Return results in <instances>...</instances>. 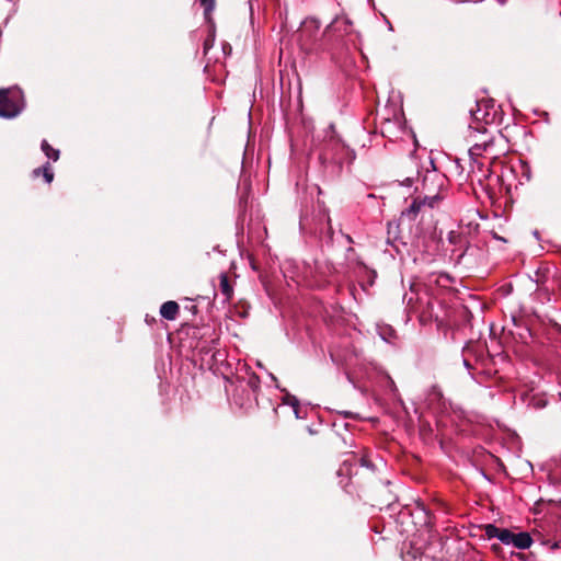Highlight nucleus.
Returning a JSON list of instances; mask_svg holds the SVG:
<instances>
[{"instance_id": "obj_8", "label": "nucleus", "mask_w": 561, "mask_h": 561, "mask_svg": "<svg viewBox=\"0 0 561 561\" xmlns=\"http://www.w3.org/2000/svg\"><path fill=\"white\" fill-rule=\"evenodd\" d=\"M340 24H344V28L343 31L345 33L348 32V28L351 26V22L347 20V19H339L336 18L328 27H327V31H331V30H334L336 27H340Z\"/></svg>"}, {"instance_id": "obj_16", "label": "nucleus", "mask_w": 561, "mask_h": 561, "mask_svg": "<svg viewBox=\"0 0 561 561\" xmlns=\"http://www.w3.org/2000/svg\"><path fill=\"white\" fill-rule=\"evenodd\" d=\"M491 548H492V550H493L494 552H496V553H497V552H500V551L502 550V548H501V546H500L499 543H494V545H492V547H491Z\"/></svg>"}, {"instance_id": "obj_6", "label": "nucleus", "mask_w": 561, "mask_h": 561, "mask_svg": "<svg viewBox=\"0 0 561 561\" xmlns=\"http://www.w3.org/2000/svg\"><path fill=\"white\" fill-rule=\"evenodd\" d=\"M43 174L46 183H51L54 180V172L49 162H46L42 168H37L33 170V176L38 178Z\"/></svg>"}, {"instance_id": "obj_17", "label": "nucleus", "mask_w": 561, "mask_h": 561, "mask_svg": "<svg viewBox=\"0 0 561 561\" xmlns=\"http://www.w3.org/2000/svg\"><path fill=\"white\" fill-rule=\"evenodd\" d=\"M241 203H247V198L244 196H241Z\"/></svg>"}, {"instance_id": "obj_7", "label": "nucleus", "mask_w": 561, "mask_h": 561, "mask_svg": "<svg viewBox=\"0 0 561 561\" xmlns=\"http://www.w3.org/2000/svg\"><path fill=\"white\" fill-rule=\"evenodd\" d=\"M41 148L48 159H51L53 161H57L59 159V150L54 149L47 140L44 139L42 141Z\"/></svg>"}, {"instance_id": "obj_19", "label": "nucleus", "mask_w": 561, "mask_h": 561, "mask_svg": "<svg viewBox=\"0 0 561 561\" xmlns=\"http://www.w3.org/2000/svg\"><path fill=\"white\" fill-rule=\"evenodd\" d=\"M347 241L352 242V238L350 236H347Z\"/></svg>"}, {"instance_id": "obj_13", "label": "nucleus", "mask_w": 561, "mask_h": 561, "mask_svg": "<svg viewBox=\"0 0 561 561\" xmlns=\"http://www.w3.org/2000/svg\"><path fill=\"white\" fill-rule=\"evenodd\" d=\"M422 201H426V205L425 207H430V208H434L435 205L438 204V202L440 201V197L439 195H434V196H425L423 198H421Z\"/></svg>"}, {"instance_id": "obj_15", "label": "nucleus", "mask_w": 561, "mask_h": 561, "mask_svg": "<svg viewBox=\"0 0 561 561\" xmlns=\"http://www.w3.org/2000/svg\"><path fill=\"white\" fill-rule=\"evenodd\" d=\"M358 461H359L362 467H366V468L371 469V470L374 469L373 462L368 459V457L366 455L360 456Z\"/></svg>"}, {"instance_id": "obj_10", "label": "nucleus", "mask_w": 561, "mask_h": 561, "mask_svg": "<svg viewBox=\"0 0 561 561\" xmlns=\"http://www.w3.org/2000/svg\"><path fill=\"white\" fill-rule=\"evenodd\" d=\"M202 7H204V15L207 20H210V13L215 8V0H199Z\"/></svg>"}, {"instance_id": "obj_18", "label": "nucleus", "mask_w": 561, "mask_h": 561, "mask_svg": "<svg viewBox=\"0 0 561 561\" xmlns=\"http://www.w3.org/2000/svg\"><path fill=\"white\" fill-rule=\"evenodd\" d=\"M450 241L455 242V237L453 234L450 236Z\"/></svg>"}, {"instance_id": "obj_11", "label": "nucleus", "mask_w": 561, "mask_h": 561, "mask_svg": "<svg viewBox=\"0 0 561 561\" xmlns=\"http://www.w3.org/2000/svg\"><path fill=\"white\" fill-rule=\"evenodd\" d=\"M261 380L256 374H252L249 377L248 386L254 391L257 392L260 390Z\"/></svg>"}, {"instance_id": "obj_2", "label": "nucleus", "mask_w": 561, "mask_h": 561, "mask_svg": "<svg viewBox=\"0 0 561 561\" xmlns=\"http://www.w3.org/2000/svg\"><path fill=\"white\" fill-rule=\"evenodd\" d=\"M19 112L16 103L9 98L8 90H0V116L11 118L16 116Z\"/></svg>"}, {"instance_id": "obj_5", "label": "nucleus", "mask_w": 561, "mask_h": 561, "mask_svg": "<svg viewBox=\"0 0 561 561\" xmlns=\"http://www.w3.org/2000/svg\"><path fill=\"white\" fill-rule=\"evenodd\" d=\"M219 289L221 294L225 296L226 301H230L233 297V286L227 273H221L219 276Z\"/></svg>"}, {"instance_id": "obj_12", "label": "nucleus", "mask_w": 561, "mask_h": 561, "mask_svg": "<svg viewBox=\"0 0 561 561\" xmlns=\"http://www.w3.org/2000/svg\"><path fill=\"white\" fill-rule=\"evenodd\" d=\"M285 402L294 408L295 415L298 417L299 402L296 397L287 394Z\"/></svg>"}, {"instance_id": "obj_14", "label": "nucleus", "mask_w": 561, "mask_h": 561, "mask_svg": "<svg viewBox=\"0 0 561 561\" xmlns=\"http://www.w3.org/2000/svg\"><path fill=\"white\" fill-rule=\"evenodd\" d=\"M488 103H489V101H482V102L477 103L478 110L476 112H473L476 119H485V116L488 115V113L485 112L482 115H479V112H481V105L484 104L485 106H488Z\"/></svg>"}, {"instance_id": "obj_9", "label": "nucleus", "mask_w": 561, "mask_h": 561, "mask_svg": "<svg viewBox=\"0 0 561 561\" xmlns=\"http://www.w3.org/2000/svg\"><path fill=\"white\" fill-rule=\"evenodd\" d=\"M529 405L536 410H540L547 405V400L543 396H534L529 401Z\"/></svg>"}, {"instance_id": "obj_4", "label": "nucleus", "mask_w": 561, "mask_h": 561, "mask_svg": "<svg viewBox=\"0 0 561 561\" xmlns=\"http://www.w3.org/2000/svg\"><path fill=\"white\" fill-rule=\"evenodd\" d=\"M180 307L178 302L169 300L162 304L160 308V314L167 320H175L179 314Z\"/></svg>"}, {"instance_id": "obj_1", "label": "nucleus", "mask_w": 561, "mask_h": 561, "mask_svg": "<svg viewBox=\"0 0 561 561\" xmlns=\"http://www.w3.org/2000/svg\"><path fill=\"white\" fill-rule=\"evenodd\" d=\"M484 535L489 538H497L505 545H513L518 549H528L533 543V538L529 533L522 531L515 534L506 528H499L493 524H486L482 526Z\"/></svg>"}, {"instance_id": "obj_3", "label": "nucleus", "mask_w": 561, "mask_h": 561, "mask_svg": "<svg viewBox=\"0 0 561 561\" xmlns=\"http://www.w3.org/2000/svg\"><path fill=\"white\" fill-rule=\"evenodd\" d=\"M425 205L426 201H422L420 197L414 198L409 208L402 211V218H408L410 221L414 220Z\"/></svg>"}]
</instances>
